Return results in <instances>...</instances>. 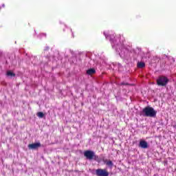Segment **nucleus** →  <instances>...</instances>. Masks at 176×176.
Masks as SVG:
<instances>
[{
  "label": "nucleus",
  "instance_id": "obj_1",
  "mask_svg": "<svg viewBox=\"0 0 176 176\" xmlns=\"http://www.w3.org/2000/svg\"><path fill=\"white\" fill-rule=\"evenodd\" d=\"M110 42H111L112 47L116 50V52L119 53L120 57H124V54L127 52V49L124 48V45H116V40L112 41V37H110Z\"/></svg>",
  "mask_w": 176,
  "mask_h": 176
},
{
  "label": "nucleus",
  "instance_id": "obj_14",
  "mask_svg": "<svg viewBox=\"0 0 176 176\" xmlns=\"http://www.w3.org/2000/svg\"><path fill=\"white\" fill-rule=\"evenodd\" d=\"M5 7V5H3V8H4Z\"/></svg>",
  "mask_w": 176,
  "mask_h": 176
},
{
  "label": "nucleus",
  "instance_id": "obj_13",
  "mask_svg": "<svg viewBox=\"0 0 176 176\" xmlns=\"http://www.w3.org/2000/svg\"><path fill=\"white\" fill-rule=\"evenodd\" d=\"M104 35L106 36L107 39H108V36L107 35V34H105V32H104Z\"/></svg>",
  "mask_w": 176,
  "mask_h": 176
},
{
  "label": "nucleus",
  "instance_id": "obj_10",
  "mask_svg": "<svg viewBox=\"0 0 176 176\" xmlns=\"http://www.w3.org/2000/svg\"><path fill=\"white\" fill-rule=\"evenodd\" d=\"M96 73V70L94 69H89L87 71V74L88 75H93V74Z\"/></svg>",
  "mask_w": 176,
  "mask_h": 176
},
{
  "label": "nucleus",
  "instance_id": "obj_4",
  "mask_svg": "<svg viewBox=\"0 0 176 176\" xmlns=\"http://www.w3.org/2000/svg\"><path fill=\"white\" fill-rule=\"evenodd\" d=\"M84 156L87 157L89 160H93L94 157H97L96 154L94 153V151H86L84 152Z\"/></svg>",
  "mask_w": 176,
  "mask_h": 176
},
{
  "label": "nucleus",
  "instance_id": "obj_2",
  "mask_svg": "<svg viewBox=\"0 0 176 176\" xmlns=\"http://www.w3.org/2000/svg\"><path fill=\"white\" fill-rule=\"evenodd\" d=\"M156 111L151 107H145L142 111V116H146L147 118H155V116H156Z\"/></svg>",
  "mask_w": 176,
  "mask_h": 176
},
{
  "label": "nucleus",
  "instance_id": "obj_5",
  "mask_svg": "<svg viewBox=\"0 0 176 176\" xmlns=\"http://www.w3.org/2000/svg\"><path fill=\"white\" fill-rule=\"evenodd\" d=\"M97 176H109V173L105 169L98 168L96 170Z\"/></svg>",
  "mask_w": 176,
  "mask_h": 176
},
{
  "label": "nucleus",
  "instance_id": "obj_9",
  "mask_svg": "<svg viewBox=\"0 0 176 176\" xmlns=\"http://www.w3.org/2000/svg\"><path fill=\"white\" fill-rule=\"evenodd\" d=\"M105 164H107V166H109V167H111V168H112V166H113V162H112V161L111 160H106L104 161Z\"/></svg>",
  "mask_w": 176,
  "mask_h": 176
},
{
  "label": "nucleus",
  "instance_id": "obj_7",
  "mask_svg": "<svg viewBox=\"0 0 176 176\" xmlns=\"http://www.w3.org/2000/svg\"><path fill=\"white\" fill-rule=\"evenodd\" d=\"M41 146V143H34L28 145L29 149H38Z\"/></svg>",
  "mask_w": 176,
  "mask_h": 176
},
{
  "label": "nucleus",
  "instance_id": "obj_11",
  "mask_svg": "<svg viewBox=\"0 0 176 176\" xmlns=\"http://www.w3.org/2000/svg\"><path fill=\"white\" fill-rule=\"evenodd\" d=\"M137 65H138V68H144V67H145V63L138 62Z\"/></svg>",
  "mask_w": 176,
  "mask_h": 176
},
{
  "label": "nucleus",
  "instance_id": "obj_8",
  "mask_svg": "<svg viewBox=\"0 0 176 176\" xmlns=\"http://www.w3.org/2000/svg\"><path fill=\"white\" fill-rule=\"evenodd\" d=\"M7 76H8V78H13V77L16 76V74L14 73H13L12 71H8Z\"/></svg>",
  "mask_w": 176,
  "mask_h": 176
},
{
  "label": "nucleus",
  "instance_id": "obj_12",
  "mask_svg": "<svg viewBox=\"0 0 176 176\" xmlns=\"http://www.w3.org/2000/svg\"><path fill=\"white\" fill-rule=\"evenodd\" d=\"M37 116L38 118H43L45 116V114H43V113H42V112H38V113H37Z\"/></svg>",
  "mask_w": 176,
  "mask_h": 176
},
{
  "label": "nucleus",
  "instance_id": "obj_6",
  "mask_svg": "<svg viewBox=\"0 0 176 176\" xmlns=\"http://www.w3.org/2000/svg\"><path fill=\"white\" fill-rule=\"evenodd\" d=\"M139 146L142 149H146L148 148L149 145H148V142L145 140H140Z\"/></svg>",
  "mask_w": 176,
  "mask_h": 176
},
{
  "label": "nucleus",
  "instance_id": "obj_3",
  "mask_svg": "<svg viewBox=\"0 0 176 176\" xmlns=\"http://www.w3.org/2000/svg\"><path fill=\"white\" fill-rule=\"evenodd\" d=\"M168 83V78L166 76H160L157 80L158 86H166Z\"/></svg>",
  "mask_w": 176,
  "mask_h": 176
}]
</instances>
